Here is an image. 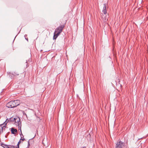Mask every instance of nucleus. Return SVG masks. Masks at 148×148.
I'll list each match as a JSON object with an SVG mask.
<instances>
[{"label":"nucleus","mask_w":148,"mask_h":148,"mask_svg":"<svg viewBox=\"0 0 148 148\" xmlns=\"http://www.w3.org/2000/svg\"><path fill=\"white\" fill-rule=\"evenodd\" d=\"M65 23L63 24L62 25H60L59 27L55 29L53 37L54 39H56L65 27Z\"/></svg>","instance_id":"obj_1"},{"label":"nucleus","mask_w":148,"mask_h":148,"mask_svg":"<svg viewBox=\"0 0 148 148\" xmlns=\"http://www.w3.org/2000/svg\"><path fill=\"white\" fill-rule=\"evenodd\" d=\"M20 103V101L18 100L11 101L8 103L6 104V107L9 108H12L19 105Z\"/></svg>","instance_id":"obj_2"},{"label":"nucleus","mask_w":148,"mask_h":148,"mask_svg":"<svg viewBox=\"0 0 148 148\" xmlns=\"http://www.w3.org/2000/svg\"><path fill=\"white\" fill-rule=\"evenodd\" d=\"M15 125L18 126V130H21V123L19 117H16L14 119Z\"/></svg>","instance_id":"obj_3"},{"label":"nucleus","mask_w":148,"mask_h":148,"mask_svg":"<svg viewBox=\"0 0 148 148\" xmlns=\"http://www.w3.org/2000/svg\"><path fill=\"white\" fill-rule=\"evenodd\" d=\"M125 147V143L121 141H119L117 142L116 145V148H124Z\"/></svg>","instance_id":"obj_4"},{"label":"nucleus","mask_w":148,"mask_h":148,"mask_svg":"<svg viewBox=\"0 0 148 148\" xmlns=\"http://www.w3.org/2000/svg\"><path fill=\"white\" fill-rule=\"evenodd\" d=\"M6 125V123H4L0 125V134L4 131L6 128H7Z\"/></svg>","instance_id":"obj_5"},{"label":"nucleus","mask_w":148,"mask_h":148,"mask_svg":"<svg viewBox=\"0 0 148 148\" xmlns=\"http://www.w3.org/2000/svg\"><path fill=\"white\" fill-rule=\"evenodd\" d=\"M106 8L107 5L106 3H104L103 4V10H102V12L104 14L106 15V14L107 13L106 11Z\"/></svg>","instance_id":"obj_6"},{"label":"nucleus","mask_w":148,"mask_h":148,"mask_svg":"<svg viewBox=\"0 0 148 148\" xmlns=\"http://www.w3.org/2000/svg\"><path fill=\"white\" fill-rule=\"evenodd\" d=\"M29 62V60H27L26 62L23 64V66L24 69H26L28 66Z\"/></svg>","instance_id":"obj_7"},{"label":"nucleus","mask_w":148,"mask_h":148,"mask_svg":"<svg viewBox=\"0 0 148 148\" xmlns=\"http://www.w3.org/2000/svg\"><path fill=\"white\" fill-rule=\"evenodd\" d=\"M11 133L12 134H15V133L17 132V130L16 129H15L13 128H12L11 130Z\"/></svg>","instance_id":"obj_8"},{"label":"nucleus","mask_w":148,"mask_h":148,"mask_svg":"<svg viewBox=\"0 0 148 148\" xmlns=\"http://www.w3.org/2000/svg\"><path fill=\"white\" fill-rule=\"evenodd\" d=\"M2 146L4 148H9V145L2 144Z\"/></svg>","instance_id":"obj_9"},{"label":"nucleus","mask_w":148,"mask_h":148,"mask_svg":"<svg viewBox=\"0 0 148 148\" xmlns=\"http://www.w3.org/2000/svg\"><path fill=\"white\" fill-rule=\"evenodd\" d=\"M8 148H18L17 147H15L14 146L12 145H9Z\"/></svg>","instance_id":"obj_10"},{"label":"nucleus","mask_w":148,"mask_h":148,"mask_svg":"<svg viewBox=\"0 0 148 148\" xmlns=\"http://www.w3.org/2000/svg\"><path fill=\"white\" fill-rule=\"evenodd\" d=\"M20 130V132H21V133H20V134L21 136V138H22L24 136L22 134L21 129V130Z\"/></svg>","instance_id":"obj_11"},{"label":"nucleus","mask_w":148,"mask_h":148,"mask_svg":"<svg viewBox=\"0 0 148 148\" xmlns=\"http://www.w3.org/2000/svg\"><path fill=\"white\" fill-rule=\"evenodd\" d=\"M21 140H20L18 142V143L17 144V147H18V148H19V145L21 143Z\"/></svg>","instance_id":"obj_12"},{"label":"nucleus","mask_w":148,"mask_h":148,"mask_svg":"<svg viewBox=\"0 0 148 148\" xmlns=\"http://www.w3.org/2000/svg\"><path fill=\"white\" fill-rule=\"evenodd\" d=\"M36 120L38 121V123H39V121H40V119L39 118H37Z\"/></svg>","instance_id":"obj_13"},{"label":"nucleus","mask_w":148,"mask_h":148,"mask_svg":"<svg viewBox=\"0 0 148 148\" xmlns=\"http://www.w3.org/2000/svg\"><path fill=\"white\" fill-rule=\"evenodd\" d=\"M28 146H27V148H29V146H30V143H29V141H28Z\"/></svg>","instance_id":"obj_14"},{"label":"nucleus","mask_w":148,"mask_h":148,"mask_svg":"<svg viewBox=\"0 0 148 148\" xmlns=\"http://www.w3.org/2000/svg\"><path fill=\"white\" fill-rule=\"evenodd\" d=\"M20 140H22V141H24V140H25V139L24 138H21L20 139Z\"/></svg>","instance_id":"obj_15"},{"label":"nucleus","mask_w":148,"mask_h":148,"mask_svg":"<svg viewBox=\"0 0 148 148\" xmlns=\"http://www.w3.org/2000/svg\"><path fill=\"white\" fill-rule=\"evenodd\" d=\"M27 35H26V34H25V35H24V37H25V38H26V37H27Z\"/></svg>","instance_id":"obj_16"},{"label":"nucleus","mask_w":148,"mask_h":148,"mask_svg":"<svg viewBox=\"0 0 148 148\" xmlns=\"http://www.w3.org/2000/svg\"><path fill=\"white\" fill-rule=\"evenodd\" d=\"M81 148H87L86 147V146H84L82 147Z\"/></svg>","instance_id":"obj_17"},{"label":"nucleus","mask_w":148,"mask_h":148,"mask_svg":"<svg viewBox=\"0 0 148 148\" xmlns=\"http://www.w3.org/2000/svg\"><path fill=\"white\" fill-rule=\"evenodd\" d=\"M25 39L27 40V41H28V38H25Z\"/></svg>","instance_id":"obj_18"}]
</instances>
